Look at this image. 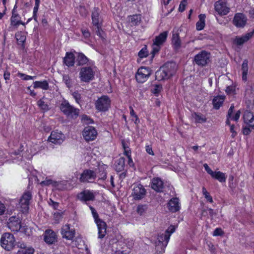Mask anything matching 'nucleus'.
<instances>
[{"label":"nucleus","instance_id":"1","mask_svg":"<svg viewBox=\"0 0 254 254\" xmlns=\"http://www.w3.org/2000/svg\"><path fill=\"white\" fill-rule=\"evenodd\" d=\"M176 69L175 63H167L156 72V78L158 80L168 79L175 74Z\"/></svg>","mask_w":254,"mask_h":254},{"label":"nucleus","instance_id":"2","mask_svg":"<svg viewBox=\"0 0 254 254\" xmlns=\"http://www.w3.org/2000/svg\"><path fill=\"white\" fill-rule=\"evenodd\" d=\"M175 226L171 225L164 232H160L157 236L155 244L157 246L161 245V248L164 249L167 245L171 235L175 231Z\"/></svg>","mask_w":254,"mask_h":254},{"label":"nucleus","instance_id":"3","mask_svg":"<svg viewBox=\"0 0 254 254\" xmlns=\"http://www.w3.org/2000/svg\"><path fill=\"white\" fill-rule=\"evenodd\" d=\"M42 185H51L54 189L59 190H70L72 186L67 181H62L59 182L54 181L51 180H46L41 183Z\"/></svg>","mask_w":254,"mask_h":254},{"label":"nucleus","instance_id":"4","mask_svg":"<svg viewBox=\"0 0 254 254\" xmlns=\"http://www.w3.org/2000/svg\"><path fill=\"white\" fill-rule=\"evenodd\" d=\"M90 208L98 228V238L102 239L106 234L107 225L105 222L99 218L98 215L94 208L90 206Z\"/></svg>","mask_w":254,"mask_h":254},{"label":"nucleus","instance_id":"5","mask_svg":"<svg viewBox=\"0 0 254 254\" xmlns=\"http://www.w3.org/2000/svg\"><path fill=\"white\" fill-rule=\"evenodd\" d=\"M168 33L167 31H164L161 33L158 36H156L153 40L151 52L153 57L155 54L159 51L161 47L166 41L168 36Z\"/></svg>","mask_w":254,"mask_h":254},{"label":"nucleus","instance_id":"6","mask_svg":"<svg viewBox=\"0 0 254 254\" xmlns=\"http://www.w3.org/2000/svg\"><path fill=\"white\" fill-rule=\"evenodd\" d=\"M95 72L94 67H83L79 71V78L82 82H89L94 79Z\"/></svg>","mask_w":254,"mask_h":254},{"label":"nucleus","instance_id":"7","mask_svg":"<svg viewBox=\"0 0 254 254\" xmlns=\"http://www.w3.org/2000/svg\"><path fill=\"white\" fill-rule=\"evenodd\" d=\"M15 242L13 235L9 233H4L0 239L1 246L7 251H10L13 249Z\"/></svg>","mask_w":254,"mask_h":254},{"label":"nucleus","instance_id":"8","mask_svg":"<svg viewBox=\"0 0 254 254\" xmlns=\"http://www.w3.org/2000/svg\"><path fill=\"white\" fill-rule=\"evenodd\" d=\"M60 109L65 115L71 118L78 116L79 110L70 106L67 101H63L60 105Z\"/></svg>","mask_w":254,"mask_h":254},{"label":"nucleus","instance_id":"9","mask_svg":"<svg viewBox=\"0 0 254 254\" xmlns=\"http://www.w3.org/2000/svg\"><path fill=\"white\" fill-rule=\"evenodd\" d=\"M95 108L99 112H106L111 106V100L109 97L106 95L99 98L95 104Z\"/></svg>","mask_w":254,"mask_h":254},{"label":"nucleus","instance_id":"10","mask_svg":"<svg viewBox=\"0 0 254 254\" xmlns=\"http://www.w3.org/2000/svg\"><path fill=\"white\" fill-rule=\"evenodd\" d=\"M32 198L31 193L29 191H25L19 199L18 207L24 213L29 209L30 200Z\"/></svg>","mask_w":254,"mask_h":254},{"label":"nucleus","instance_id":"11","mask_svg":"<svg viewBox=\"0 0 254 254\" xmlns=\"http://www.w3.org/2000/svg\"><path fill=\"white\" fill-rule=\"evenodd\" d=\"M151 70L149 67L141 66L138 69L135 75L136 81L139 83L145 82L151 74Z\"/></svg>","mask_w":254,"mask_h":254},{"label":"nucleus","instance_id":"12","mask_svg":"<svg viewBox=\"0 0 254 254\" xmlns=\"http://www.w3.org/2000/svg\"><path fill=\"white\" fill-rule=\"evenodd\" d=\"M98 135L96 129L92 126L85 127L82 131V136L86 141L94 140Z\"/></svg>","mask_w":254,"mask_h":254},{"label":"nucleus","instance_id":"13","mask_svg":"<svg viewBox=\"0 0 254 254\" xmlns=\"http://www.w3.org/2000/svg\"><path fill=\"white\" fill-rule=\"evenodd\" d=\"M96 178V173L94 171L86 169L80 175L79 180L82 183H93Z\"/></svg>","mask_w":254,"mask_h":254},{"label":"nucleus","instance_id":"14","mask_svg":"<svg viewBox=\"0 0 254 254\" xmlns=\"http://www.w3.org/2000/svg\"><path fill=\"white\" fill-rule=\"evenodd\" d=\"M65 139L64 135L61 131H52L48 138V141L55 144H61Z\"/></svg>","mask_w":254,"mask_h":254},{"label":"nucleus","instance_id":"15","mask_svg":"<svg viewBox=\"0 0 254 254\" xmlns=\"http://www.w3.org/2000/svg\"><path fill=\"white\" fill-rule=\"evenodd\" d=\"M7 225L11 231L17 232L21 228V220L19 217L12 216L8 219Z\"/></svg>","mask_w":254,"mask_h":254},{"label":"nucleus","instance_id":"16","mask_svg":"<svg viewBox=\"0 0 254 254\" xmlns=\"http://www.w3.org/2000/svg\"><path fill=\"white\" fill-rule=\"evenodd\" d=\"M209 58V54L202 51L194 57V61L198 65L204 66L208 63Z\"/></svg>","mask_w":254,"mask_h":254},{"label":"nucleus","instance_id":"17","mask_svg":"<svg viewBox=\"0 0 254 254\" xmlns=\"http://www.w3.org/2000/svg\"><path fill=\"white\" fill-rule=\"evenodd\" d=\"M63 238L68 240H72L75 237V232L73 228H71L69 224L64 225L61 229Z\"/></svg>","mask_w":254,"mask_h":254},{"label":"nucleus","instance_id":"18","mask_svg":"<svg viewBox=\"0 0 254 254\" xmlns=\"http://www.w3.org/2000/svg\"><path fill=\"white\" fill-rule=\"evenodd\" d=\"M215 11L220 15H225L230 11V8L226 2L222 0H218L214 4Z\"/></svg>","mask_w":254,"mask_h":254},{"label":"nucleus","instance_id":"19","mask_svg":"<svg viewBox=\"0 0 254 254\" xmlns=\"http://www.w3.org/2000/svg\"><path fill=\"white\" fill-rule=\"evenodd\" d=\"M145 190L143 186L140 184L134 186L132 195L135 199H140L142 198L145 194Z\"/></svg>","mask_w":254,"mask_h":254},{"label":"nucleus","instance_id":"20","mask_svg":"<svg viewBox=\"0 0 254 254\" xmlns=\"http://www.w3.org/2000/svg\"><path fill=\"white\" fill-rule=\"evenodd\" d=\"M247 18L245 15L241 13L235 14L234 19V24L237 27H243L246 25Z\"/></svg>","mask_w":254,"mask_h":254},{"label":"nucleus","instance_id":"21","mask_svg":"<svg viewBox=\"0 0 254 254\" xmlns=\"http://www.w3.org/2000/svg\"><path fill=\"white\" fill-rule=\"evenodd\" d=\"M254 31L247 33L241 36H236L234 39V44L237 45H242L249 41L253 36Z\"/></svg>","mask_w":254,"mask_h":254},{"label":"nucleus","instance_id":"22","mask_svg":"<svg viewBox=\"0 0 254 254\" xmlns=\"http://www.w3.org/2000/svg\"><path fill=\"white\" fill-rule=\"evenodd\" d=\"M95 194L93 191L88 190L82 191L77 194L78 199L84 201L93 200Z\"/></svg>","mask_w":254,"mask_h":254},{"label":"nucleus","instance_id":"23","mask_svg":"<svg viewBox=\"0 0 254 254\" xmlns=\"http://www.w3.org/2000/svg\"><path fill=\"white\" fill-rule=\"evenodd\" d=\"M57 236L53 231L47 230L44 233V241L48 244H52L57 241Z\"/></svg>","mask_w":254,"mask_h":254},{"label":"nucleus","instance_id":"24","mask_svg":"<svg viewBox=\"0 0 254 254\" xmlns=\"http://www.w3.org/2000/svg\"><path fill=\"white\" fill-rule=\"evenodd\" d=\"M17 247L19 250L17 252V254H33L34 249L31 246H27L24 243H18Z\"/></svg>","mask_w":254,"mask_h":254},{"label":"nucleus","instance_id":"25","mask_svg":"<svg viewBox=\"0 0 254 254\" xmlns=\"http://www.w3.org/2000/svg\"><path fill=\"white\" fill-rule=\"evenodd\" d=\"M168 207L169 210L172 212H175L180 209V203L178 198H173L168 203Z\"/></svg>","mask_w":254,"mask_h":254},{"label":"nucleus","instance_id":"26","mask_svg":"<svg viewBox=\"0 0 254 254\" xmlns=\"http://www.w3.org/2000/svg\"><path fill=\"white\" fill-rule=\"evenodd\" d=\"M245 123L254 129V115L252 112L246 111L244 115Z\"/></svg>","mask_w":254,"mask_h":254},{"label":"nucleus","instance_id":"27","mask_svg":"<svg viewBox=\"0 0 254 254\" xmlns=\"http://www.w3.org/2000/svg\"><path fill=\"white\" fill-rule=\"evenodd\" d=\"M107 168V165L104 164L99 165L98 168L94 171L96 173L97 177L99 179L104 180L106 178V170Z\"/></svg>","mask_w":254,"mask_h":254},{"label":"nucleus","instance_id":"28","mask_svg":"<svg viewBox=\"0 0 254 254\" xmlns=\"http://www.w3.org/2000/svg\"><path fill=\"white\" fill-rule=\"evenodd\" d=\"M151 187L156 191H161L163 188V183L160 178H153L151 181Z\"/></svg>","mask_w":254,"mask_h":254},{"label":"nucleus","instance_id":"29","mask_svg":"<svg viewBox=\"0 0 254 254\" xmlns=\"http://www.w3.org/2000/svg\"><path fill=\"white\" fill-rule=\"evenodd\" d=\"M39 150V146L37 144H34L33 146L28 147L27 152L28 153L27 155L25 156V158L30 160L33 155L37 153Z\"/></svg>","mask_w":254,"mask_h":254},{"label":"nucleus","instance_id":"30","mask_svg":"<svg viewBox=\"0 0 254 254\" xmlns=\"http://www.w3.org/2000/svg\"><path fill=\"white\" fill-rule=\"evenodd\" d=\"M225 96L223 95H219L215 97L212 101L214 108L215 109H218L222 105Z\"/></svg>","mask_w":254,"mask_h":254},{"label":"nucleus","instance_id":"31","mask_svg":"<svg viewBox=\"0 0 254 254\" xmlns=\"http://www.w3.org/2000/svg\"><path fill=\"white\" fill-rule=\"evenodd\" d=\"M248 71V62L247 60H245L243 62L241 69V71L242 75V79L244 81H246L247 80Z\"/></svg>","mask_w":254,"mask_h":254},{"label":"nucleus","instance_id":"32","mask_svg":"<svg viewBox=\"0 0 254 254\" xmlns=\"http://www.w3.org/2000/svg\"><path fill=\"white\" fill-rule=\"evenodd\" d=\"M75 57L72 53H66L64 59V64L68 66H72L74 64Z\"/></svg>","mask_w":254,"mask_h":254},{"label":"nucleus","instance_id":"33","mask_svg":"<svg viewBox=\"0 0 254 254\" xmlns=\"http://www.w3.org/2000/svg\"><path fill=\"white\" fill-rule=\"evenodd\" d=\"M99 12L100 9L99 8H95L92 13V23L97 27H99V25H100Z\"/></svg>","mask_w":254,"mask_h":254},{"label":"nucleus","instance_id":"34","mask_svg":"<svg viewBox=\"0 0 254 254\" xmlns=\"http://www.w3.org/2000/svg\"><path fill=\"white\" fill-rule=\"evenodd\" d=\"M128 20L131 26L139 25L141 21V16L140 14H135L129 16Z\"/></svg>","mask_w":254,"mask_h":254},{"label":"nucleus","instance_id":"35","mask_svg":"<svg viewBox=\"0 0 254 254\" xmlns=\"http://www.w3.org/2000/svg\"><path fill=\"white\" fill-rule=\"evenodd\" d=\"M172 42L174 49L178 50L180 48L181 46V41L178 33L173 34Z\"/></svg>","mask_w":254,"mask_h":254},{"label":"nucleus","instance_id":"36","mask_svg":"<svg viewBox=\"0 0 254 254\" xmlns=\"http://www.w3.org/2000/svg\"><path fill=\"white\" fill-rule=\"evenodd\" d=\"M33 87L34 88H41L43 90H47L49 89V83L46 80L36 81L33 82Z\"/></svg>","mask_w":254,"mask_h":254},{"label":"nucleus","instance_id":"37","mask_svg":"<svg viewBox=\"0 0 254 254\" xmlns=\"http://www.w3.org/2000/svg\"><path fill=\"white\" fill-rule=\"evenodd\" d=\"M211 177L221 183L225 182L227 178L225 174L220 171H214Z\"/></svg>","mask_w":254,"mask_h":254},{"label":"nucleus","instance_id":"38","mask_svg":"<svg viewBox=\"0 0 254 254\" xmlns=\"http://www.w3.org/2000/svg\"><path fill=\"white\" fill-rule=\"evenodd\" d=\"M199 20L196 24V29L198 31L202 30L205 25V19L206 16L205 14H201L199 15Z\"/></svg>","mask_w":254,"mask_h":254},{"label":"nucleus","instance_id":"39","mask_svg":"<svg viewBox=\"0 0 254 254\" xmlns=\"http://www.w3.org/2000/svg\"><path fill=\"white\" fill-rule=\"evenodd\" d=\"M192 118L196 123H203L206 121V118L204 116L198 113L192 114Z\"/></svg>","mask_w":254,"mask_h":254},{"label":"nucleus","instance_id":"40","mask_svg":"<svg viewBox=\"0 0 254 254\" xmlns=\"http://www.w3.org/2000/svg\"><path fill=\"white\" fill-rule=\"evenodd\" d=\"M10 154L6 150H0V165L3 164L4 162L10 160L9 156Z\"/></svg>","mask_w":254,"mask_h":254},{"label":"nucleus","instance_id":"41","mask_svg":"<svg viewBox=\"0 0 254 254\" xmlns=\"http://www.w3.org/2000/svg\"><path fill=\"white\" fill-rule=\"evenodd\" d=\"M11 24L16 26L19 25V24H24L23 23L19 20V16L14 11H13L12 15L11 17Z\"/></svg>","mask_w":254,"mask_h":254},{"label":"nucleus","instance_id":"42","mask_svg":"<svg viewBox=\"0 0 254 254\" xmlns=\"http://www.w3.org/2000/svg\"><path fill=\"white\" fill-rule=\"evenodd\" d=\"M125 159L123 158H120L116 164H115L116 170L118 172H121L124 169Z\"/></svg>","mask_w":254,"mask_h":254},{"label":"nucleus","instance_id":"43","mask_svg":"<svg viewBox=\"0 0 254 254\" xmlns=\"http://www.w3.org/2000/svg\"><path fill=\"white\" fill-rule=\"evenodd\" d=\"M77 61L79 65H83L87 63L88 59L83 54L79 53L77 56Z\"/></svg>","mask_w":254,"mask_h":254},{"label":"nucleus","instance_id":"44","mask_svg":"<svg viewBox=\"0 0 254 254\" xmlns=\"http://www.w3.org/2000/svg\"><path fill=\"white\" fill-rule=\"evenodd\" d=\"M15 38L19 44H22L26 40V36L25 34L21 32L16 33Z\"/></svg>","mask_w":254,"mask_h":254},{"label":"nucleus","instance_id":"45","mask_svg":"<svg viewBox=\"0 0 254 254\" xmlns=\"http://www.w3.org/2000/svg\"><path fill=\"white\" fill-rule=\"evenodd\" d=\"M37 105L44 111H47L49 110V104L46 103L43 99L39 100L37 102Z\"/></svg>","mask_w":254,"mask_h":254},{"label":"nucleus","instance_id":"46","mask_svg":"<svg viewBox=\"0 0 254 254\" xmlns=\"http://www.w3.org/2000/svg\"><path fill=\"white\" fill-rule=\"evenodd\" d=\"M81 121L85 124H91L94 123L93 120L89 116L83 115L81 117Z\"/></svg>","mask_w":254,"mask_h":254},{"label":"nucleus","instance_id":"47","mask_svg":"<svg viewBox=\"0 0 254 254\" xmlns=\"http://www.w3.org/2000/svg\"><path fill=\"white\" fill-rule=\"evenodd\" d=\"M202 193L207 201L210 203L213 202L212 197L204 187L202 188Z\"/></svg>","mask_w":254,"mask_h":254},{"label":"nucleus","instance_id":"48","mask_svg":"<svg viewBox=\"0 0 254 254\" xmlns=\"http://www.w3.org/2000/svg\"><path fill=\"white\" fill-rule=\"evenodd\" d=\"M162 89V87L161 85L159 84H155L153 85L152 92V93L156 96H158V94L160 92Z\"/></svg>","mask_w":254,"mask_h":254},{"label":"nucleus","instance_id":"49","mask_svg":"<svg viewBox=\"0 0 254 254\" xmlns=\"http://www.w3.org/2000/svg\"><path fill=\"white\" fill-rule=\"evenodd\" d=\"M240 116V111H238L234 115H232V118H229L227 119L226 121V123L227 124H229L230 120H233L235 121H237Z\"/></svg>","mask_w":254,"mask_h":254},{"label":"nucleus","instance_id":"50","mask_svg":"<svg viewBox=\"0 0 254 254\" xmlns=\"http://www.w3.org/2000/svg\"><path fill=\"white\" fill-rule=\"evenodd\" d=\"M40 3L39 2H35V5L33 8V18L34 19L35 21H37V13L38 11Z\"/></svg>","mask_w":254,"mask_h":254},{"label":"nucleus","instance_id":"51","mask_svg":"<svg viewBox=\"0 0 254 254\" xmlns=\"http://www.w3.org/2000/svg\"><path fill=\"white\" fill-rule=\"evenodd\" d=\"M129 109L130 115L132 117V120L133 121L135 124H137L139 122V120L137 115L135 114L133 108L131 107H130Z\"/></svg>","mask_w":254,"mask_h":254},{"label":"nucleus","instance_id":"52","mask_svg":"<svg viewBox=\"0 0 254 254\" xmlns=\"http://www.w3.org/2000/svg\"><path fill=\"white\" fill-rule=\"evenodd\" d=\"M225 91L228 94L234 95L236 92L235 86L234 85L229 86L226 88Z\"/></svg>","mask_w":254,"mask_h":254},{"label":"nucleus","instance_id":"53","mask_svg":"<svg viewBox=\"0 0 254 254\" xmlns=\"http://www.w3.org/2000/svg\"><path fill=\"white\" fill-rule=\"evenodd\" d=\"M148 56V52L146 47L143 48L138 53V56L140 58H143Z\"/></svg>","mask_w":254,"mask_h":254},{"label":"nucleus","instance_id":"54","mask_svg":"<svg viewBox=\"0 0 254 254\" xmlns=\"http://www.w3.org/2000/svg\"><path fill=\"white\" fill-rule=\"evenodd\" d=\"M72 95L76 102L79 104L81 99V94L78 91H74L72 93Z\"/></svg>","mask_w":254,"mask_h":254},{"label":"nucleus","instance_id":"55","mask_svg":"<svg viewBox=\"0 0 254 254\" xmlns=\"http://www.w3.org/2000/svg\"><path fill=\"white\" fill-rule=\"evenodd\" d=\"M18 75L20 78H21L22 79L25 80H32V79H33L35 77V76L28 75H26V74H25L22 73H18Z\"/></svg>","mask_w":254,"mask_h":254},{"label":"nucleus","instance_id":"56","mask_svg":"<svg viewBox=\"0 0 254 254\" xmlns=\"http://www.w3.org/2000/svg\"><path fill=\"white\" fill-rule=\"evenodd\" d=\"M187 0H183L179 5V10L180 12H183L185 10L186 5H187Z\"/></svg>","mask_w":254,"mask_h":254},{"label":"nucleus","instance_id":"57","mask_svg":"<svg viewBox=\"0 0 254 254\" xmlns=\"http://www.w3.org/2000/svg\"><path fill=\"white\" fill-rule=\"evenodd\" d=\"M63 79L66 86L69 88H70L71 87L72 84L69 77L67 75H64L63 77Z\"/></svg>","mask_w":254,"mask_h":254},{"label":"nucleus","instance_id":"58","mask_svg":"<svg viewBox=\"0 0 254 254\" xmlns=\"http://www.w3.org/2000/svg\"><path fill=\"white\" fill-rule=\"evenodd\" d=\"M223 234V232L221 228H217L213 232L214 236H221Z\"/></svg>","mask_w":254,"mask_h":254},{"label":"nucleus","instance_id":"59","mask_svg":"<svg viewBox=\"0 0 254 254\" xmlns=\"http://www.w3.org/2000/svg\"><path fill=\"white\" fill-rule=\"evenodd\" d=\"M79 12L80 13V14L82 16H86L88 13L87 9L84 6H80L79 7Z\"/></svg>","mask_w":254,"mask_h":254},{"label":"nucleus","instance_id":"60","mask_svg":"<svg viewBox=\"0 0 254 254\" xmlns=\"http://www.w3.org/2000/svg\"><path fill=\"white\" fill-rule=\"evenodd\" d=\"M203 167L205 170V171L207 172V173L209 174L211 176L213 174V173L214 171H213L208 166V165L207 164H204L203 165Z\"/></svg>","mask_w":254,"mask_h":254},{"label":"nucleus","instance_id":"61","mask_svg":"<svg viewBox=\"0 0 254 254\" xmlns=\"http://www.w3.org/2000/svg\"><path fill=\"white\" fill-rule=\"evenodd\" d=\"M48 203L50 205L52 206L55 209H57L59 206V203L58 202L54 201L51 199L49 200Z\"/></svg>","mask_w":254,"mask_h":254},{"label":"nucleus","instance_id":"62","mask_svg":"<svg viewBox=\"0 0 254 254\" xmlns=\"http://www.w3.org/2000/svg\"><path fill=\"white\" fill-rule=\"evenodd\" d=\"M234 109V106L233 105H232L228 111V118H232V115H233Z\"/></svg>","mask_w":254,"mask_h":254},{"label":"nucleus","instance_id":"63","mask_svg":"<svg viewBox=\"0 0 254 254\" xmlns=\"http://www.w3.org/2000/svg\"><path fill=\"white\" fill-rule=\"evenodd\" d=\"M97 34L98 36H99L101 38H104V32L100 29V25H99V27H97Z\"/></svg>","mask_w":254,"mask_h":254},{"label":"nucleus","instance_id":"64","mask_svg":"<svg viewBox=\"0 0 254 254\" xmlns=\"http://www.w3.org/2000/svg\"><path fill=\"white\" fill-rule=\"evenodd\" d=\"M145 149H146V151L150 155H154V153H153V151L152 149V148L149 145H146L145 146Z\"/></svg>","mask_w":254,"mask_h":254}]
</instances>
